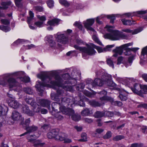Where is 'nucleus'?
<instances>
[{"label": "nucleus", "instance_id": "nucleus-17", "mask_svg": "<svg viewBox=\"0 0 147 147\" xmlns=\"http://www.w3.org/2000/svg\"><path fill=\"white\" fill-rule=\"evenodd\" d=\"M92 113V110L87 108L84 109L81 112V115L84 116H89Z\"/></svg>", "mask_w": 147, "mask_h": 147}, {"label": "nucleus", "instance_id": "nucleus-34", "mask_svg": "<svg viewBox=\"0 0 147 147\" xmlns=\"http://www.w3.org/2000/svg\"><path fill=\"white\" fill-rule=\"evenodd\" d=\"M30 17L28 18L27 22L28 24H30V22L32 20L34 17V14L31 11L29 12Z\"/></svg>", "mask_w": 147, "mask_h": 147}, {"label": "nucleus", "instance_id": "nucleus-37", "mask_svg": "<svg viewBox=\"0 0 147 147\" xmlns=\"http://www.w3.org/2000/svg\"><path fill=\"white\" fill-rule=\"evenodd\" d=\"M93 40L98 44L100 45H102V44L101 42L100 41L97 36L95 35H94L92 36Z\"/></svg>", "mask_w": 147, "mask_h": 147}, {"label": "nucleus", "instance_id": "nucleus-27", "mask_svg": "<svg viewBox=\"0 0 147 147\" xmlns=\"http://www.w3.org/2000/svg\"><path fill=\"white\" fill-rule=\"evenodd\" d=\"M94 116L96 118H100L105 116V113L104 112V111L102 112L97 111L94 114Z\"/></svg>", "mask_w": 147, "mask_h": 147}, {"label": "nucleus", "instance_id": "nucleus-42", "mask_svg": "<svg viewBox=\"0 0 147 147\" xmlns=\"http://www.w3.org/2000/svg\"><path fill=\"white\" fill-rule=\"evenodd\" d=\"M107 64L110 67L114 68V65L113 61L111 60V59L108 58L107 59Z\"/></svg>", "mask_w": 147, "mask_h": 147}, {"label": "nucleus", "instance_id": "nucleus-39", "mask_svg": "<svg viewBox=\"0 0 147 147\" xmlns=\"http://www.w3.org/2000/svg\"><path fill=\"white\" fill-rule=\"evenodd\" d=\"M23 90L26 93L29 94H32L33 93L32 90L29 88H25Z\"/></svg>", "mask_w": 147, "mask_h": 147}, {"label": "nucleus", "instance_id": "nucleus-58", "mask_svg": "<svg viewBox=\"0 0 147 147\" xmlns=\"http://www.w3.org/2000/svg\"><path fill=\"white\" fill-rule=\"evenodd\" d=\"M25 100L26 102L28 104H31V103H32V104H33V99L32 98H26Z\"/></svg>", "mask_w": 147, "mask_h": 147}, {"label": "nucleus", "instance_id": "nucleus-21", "mask_svg": "<svg viewBox=\"0 0 147 147\" xmlns=\"http://www.w3.org/2000/svg\"><path fill=\"white\" fill-rule=\"evenodd\" d=\"M9 105L14 109H17L20 106L19 103L17 101L13 100L9 103Z\"/></svg>", "mask_w": 147, "mask_h": 147}, {"label": "nucleus", "instance_id": "nucleus-32", "mask_svg": "<svg viewBox=\"0 0 147 147\" xmlns=\"http://www.w3.org/2000/svg\"><path fill=\"white\" fill-rule=\"evenodd\" d=\"M7 109V111H6L5 109L1 105H0V116L5 115L6 113L8 111L7 108L6 107Z\"/></svg>", "mask_w": 147, "mask_h": 147}, {"label": "nucleus", "instance_id": "nucleus-30", "mask_svg": "<svg viewBox=\"0 0 147 147\" xmlns=\"http://www.w3.org/2000/svg\"><path fill=\"white\" fill-rule=\"evenodd\" d=\"M72 119L75 121H78L80 120L81 119V117L80 115L76 114L71 115Z\"/></svg>", "mask_w": 147, "mask_h": 147}, {"label": "nucleus", "instance_id": "nucleus-24", "mask_svg": "<svg viewBox=\"0 0 147 147\" xmlns=\"http://www.w3.org/2000/svg\"><path fill=\"white\" fill-rule=\"evenodd\" d=\"M108 100L113 105L119 106H121L122 105V102L119 101H114L113 98L111 97L107 98Z\"/></svg>", "mask_w": 147, "mask_h": 147}, {"label": "nucleus", "instance_id": "nucleus-41", "mask_svg": "<svg viewBox=\"0 0 147 147\" xmlns=\"http://www.w3.org/2000/svg\"><path fill=\"white\" fill-rule=\"evenodd\" d=\"M112 136V133L111 131H109L103 136V138L105 139H107L111 138Z\"/></svg>", "mask_w": 147, "mask_h": 147}, {"label": "nucleus", "instance_id": "nucleus-50", "mask_svg": "<svg viewBox=\"0 0 147 147\" xmlns=\"http://www.w3.org/2000/svg\"><path fill=\"white\" fill-rule=\"evenodd\" d=\"M35 25L38 27H41L43 26V22L38 21L35 22L34 23Z\"/></svg>", "mask_w": 147, "mask_h": 147}, {"label": "nucleus", "instance_id": "nucleus-49", "mask_svg": "<svg viewBox=\"0 0 147 147\" xmlns=\"http://www.w3.org/2000/svg\"><path fill=\"white\" fill-rule=\"evenodd\" d=\"M59 3L65 6H68L69 3L66 0H59Z\"/></svg>", "mask_w": 147, "mask_h": 147}, {"label": "nucleus", "instance_id": "nucleus-4", "mask_svg": "<svg viewBox=\"0 0 147 147\" xmlns=\"http://www.w3.org/2000/svg\"><path fill=\"white\" fill-rule=\"evenodd\" d=\"M107 28V30L110 33H107L104 35L105 38L108 39L110 40H115L120 39L121 38L123 39H126L127 36L118 30H114L112 28H114V26H109L107 25L105 27Z\"/></svg>", "mask_w": 147, "mask_h": 147}, {"label": "nucleus", "instance_id": "nucleus-25", "mask_svg": "<svg viewBox=\"0 0 147 147\" xmlns=\"http://www.w3.org/2000/svg\"><path fill=\"white\" fill-rule=\"evenodd\" d=\"M89 104L94 107H100L104 104V102H98L94 100H90L89 101Z\"/></svg>", "mask_w": 147, "mask_h": 147}, {"label": "nucleus", "instance_id": "nucleus-63", "mask_svg": "<svg viewBox=\"0 0 147 147\" xmlns=\"http://www.w3.org/2000/svg\"><path fill=\"white\" fill-rule=\"evenodd\" d=\"M134 55H132L129 57L128 61L130 65L132 63V61L134 59Z\"/></svg>", "mask_w": 147, "mask_h": 147}, {"label": "nucleus", "instance_id": "nucleus-48", "mask_svg": "<svg viewBox=\"0 0 147 147\" xmlns=\"http://www.w3.org/2000/svg\"><path fill=\"white\" fill-rule=\"evenodd\" d=\"M143 146L142 143H134L132 144L130 147H142Z\"/></svg>", "mask_w": 147, "mask_h": 147}, {"label": "nucleus", "instance_id": "nucleus-9", "mask_svg": "<svg viewBox=\"0 0 147 147\" xmlns=\"http://www.w3.org/2000/svg\"><path fill=\"white\" fill-rule=\"evenodd\" d=\"M60 111L63 114L70 115L74 114V111L71 109L66 108L64 106H61L60 107Z\"/></svg>", "mask_w": 147, "mask_h": 147}, {"label": "nucleus", "instance_id": "nucleus-2", "mask_svg": "<svg viewBox=\"0 0 147 147\" xmlns=\"http://www.w3.org/2000/svg\"><path fill=\"white\" fill-rule=\"evenodd\" d=\"M65 95L63 91L60 89H58L57 90V94H54L51 95V98L54 100L59 101L60 99L61 100V104L67 106L69 105H72L74 104L79 105L80 106H83L84 105L83 101L80 100L78 101L77 100L76 98H73L72 97L70 98H62V96Z\"/></svg>", "mask_w": 147, "mask_h": 147}, {"label": "nucleus", "instance_id": "nucleus-7", "mask_svg": "<svg viewBox=\"0 0 147 147\" xmlns=\"http://www.w3.org/2000/svg\"><path fill=\"white\" fill-rule=\"evenodd\" d=\"M139 49L138 48H129L125 44L121 45L119 47H116V48L113 50V51L114 53L113 56L115 57H117L118 55H121L123 53V50L125 51L129 50H131L132 51L135 52Z\"/></svg>", "mask_w": 147, "mask_h": 147}, {"label": "nucleus", "instance_id": "nucleus-13", "mask_svg": "<svg viewBox=\"0 0 147 147\" xmlns=\"http://www.w3.org/2000/svg\"><path fill=\"white\" fill-rule=\"evenodd\" d=\"M37 129L38 127L34 125L30 127H28L26 128L27 131L20 135V136H22L26 135L28 133H30L35 131L37 130Z\"/></svg>", "mask_w": 147, "mask_h": 147}, {"label": "nucleus", "instance_id": "nucleus-38", "mask_svg": "<svg viewBox=\"0 0 147 147\" xmlns=\"http://www.w3.org/2000/svg\"><path fill=\"white\" fill-rule=\"evenodd\" d=\"M20 79L21 81L25 82H28L30 81V78L27 76H24L23 77H20Z\"/></svg>", "mask_w": 147, "mask_h": 147}, {"label": "nucleus", "instance_id": "nucleus-57", "mask_svg": "<svg viewBox=\"0 0 147 147\" xmlns=\"http://www.w3.org/2000/svg\"><path fill=\"white\" fill-rule=\"evenodd\" d=\"M38 18L41 21V22H43L44 23V21H45L46 20V18L44 16H40L39 15L37 16Z\"/></svg>", "mask_w": 147, "mask_h": 147}, {"label": "nucleus", "instance_id": "nucleus-6", "mask_svg": "<svg viewBox=\"0 0 147 147\" xmlns=\"http://www.w3.org/2000/svg\"><path fill=\"white\" fill-rule=\"evenodd\" d=\"M64 133H59L58 129H54L51 130L47 134V136L49 139L55 138L57 140L62 141L64 139Z\"/></svg>", "mask_w": 147, "mask_h": 147}, {"label": "nucleus", "instance_id": "nucleus-14", "mask_svg": "<svg viewBox=\"0 0 147 147\" xmlns=\"http://www.w3.org/2000/svg\"><path fill=\"white\" fill-rule=\"evenodd\" d=\"M142 28L141 27H140L137 29L135 30L134 31L131 30L129 29H123L122 30L123 32H124L126 33H132L133 34H136L142 30Z\"/></svg>", "mask_w": 147, "mask_h": 147}, {"label": "nucleus", "instance_id": "nucleus-29", "mask_svg": "<svg viewBox=\"0 0 147 147\" xmlns=\"http://www.w3.org/2000/svg\"><path fill=\"white\" fill-rule=\"evenodd\" d=\"M100 93L102 96H103L102 97L100 98V99L101 100H109L107 99V98H109V97H108L105 96V95H106L107 94V92L105 90H103L102 91L100 92Z\"/></svg>", "mask_w": 147, "mask_h": 147}, {"label": "nucleus", "instance_id": "nucleus-31", "mask_svg": "<svg viewBox=\"0 0 147 147\" xmlns=\"http://www.w3.org/2000/svg\"><path fill=\"white\" fill-rule=\"evenodd\" d=\"M105 82L107 85L109 86H113L115 85V84L113 83L109 78H106Z\"/></svg>", "mask_w": 147, "mask_h": 147}, {"label": "nucleus", "instance_id": "nucleus-1", "mask_svg": "<svg viewBox=\"0 0 147 147\" xmlns=\"http://www.w3.org/2000/svg\"><path fill=\"white\" fill-rule=\"evenodd\" d=\"M71 75L74 78H69V76L68 74H63L61 78L55 72H52L50 74L42 72L37 75L38 78L42 80V83L38 82V84L35 86L41 93L43 91L44 87H51L55 86L62 87L67 91L72 92L73 89L71 86L64 85V84H70L74 86L76 84L78 77L75 76L76 75H74L72 73Z\"/></svg>", "mask_w": 147, "mask_h": 147}, {"label": "nucleus", "instance_id": "nucleus-11", "mask_svg": "<svg viewBox=\"0 0 147 147\" xmlns=\"http://www.w3.org/2000/svg\"><path fill=\"white\" fill-rule=\"evenodd\" d=\"M91 83L89 84V87L92 86L94 87L96 86H102L103 84V82L100 79L96 78L94 81L91 82Z\"/></svg>", "mask_w": 147, "mask_h": 147}, {"label": "nucleus", "instance_id": "nucleus-64", "mask_svg": "<svg viewBox=\"0 0 147 147\" xmlns=\"http://www.w3.org/2000/svg\"><path fill=\"white\" fill-rule=\"evenodd\" d=\"M138 107H142L145 109H147V104H141L138 105Z\"/></svg>", "mask_w": 147, "mask_h": 147}, {"label": "nucleus", "instance_id": "nucleus-18", "mask_svg": "<svg viewBox=\"0 0 147 147\" xmlns=\"http://www.w3.org/2000/svg\"><path fill=\"white\" fill-rule=\"evenodd\" d=\"M52 37L51 36H47L45 37V39L49 42L51 47H54L56 46V43L55 42L52 40Z\"/></svg>", "mask_w": 147, "mask_h": 147}, {"label": "nucleus", "instance_id": "nucleus-43", "mask_svg": "<svg viewBox=\"0 0 147 147\" xmlns=\"http://www.w3.org/2000/svg\"><path fill=\"white\" fill-rule=\"evenodd\" d=\"M34 103L35 105L33 107V110L34 112H38L40 111V109L39 106L38 105L35 103Z\"/></svg>", "mask_w": 147, "mask_h": 147}, {"label": "nucleus", "instance_id": "nucleus-59", "mask_svg": "<svg viewBox=\"0 0 147 147\" xmlns=\"http://www.w3.org/2000/svg\"><path fill=\"white\" fill-rule=\"evenodd\" d=\"M119 97L120 99L122 101H125L127 99V98L126 96H124L123 94H121L119 95Z\"/></svg>", "mask_w": 147, "mask_h": 147}, {"label": "nucleus", "instance_id": "nucleus-10", "mask_svg": "<svg viewBox=\"0 0 147 147\" xmlns=\"http://www.w3.org/2000/svg\"><path fill=\"white\" fill-rule=\"evenodd\" d=\"M94 22V19L87 20L86 22L84 23V26L88 30L94 31V30L91 27V26L93 24Z\"/></svg>", "mask_w": 147, "mask_h": 147}, {"label": "nucleus", "instance_id": "nucleus-45", "mask_svg": "<svg viewBox=\"0 0 147 147\" xmlns=\"http://www.w3.org/2000/svg\"><path fill=\"white\" fill-rule=\"evenodd\" d=\"M1 21L2 24L5 25H8L10 24V21L7 19H1Z\"/></svg>", "mask_w": 147, "mask_h": 147}, {"label": "nucleus", "instance_id": "nucleus-3", "mask_svg": "<svg viewBox=\"0 0 147 147\" xmlns=\"http://www.w3.org/2000/svg\"><path fill=\"white\" fill-rule=\"evenodd\" d=\"M24 74V72L20 71L6 74L3 76V80H0V84L5 86L8 84L10 88L16 87L19 84L18 82L14 78L9 77L12 76H20Z\"/></svg>", "mask_w": 147, "mask_h": 147}, {"label": "nucleus", "instance_id": "nucleus-22", "mask_svg": "<svg viewBox=\"0 0 147 147\" xmlns=\"http://www.w3.org/2000/svg\"><path fill=\"white\" fill-rule=\"evenodd\" d=\"M11 2L10 1L2 2L1 3V5L2 6V7H0V8L4 9H6L8 8V6L11 4Z\"/></svg>", "mask_w": 147, "mask_h": 147}, {"label": "nucleus", "instance_id": "nucleus-44", "mask_svg": "<svg viewBox=\"0 0 147 147\" xmlns=\"http://www.w3.org/2000/svg\"><path fill=\"white\" fill-rule=\"evenodd\" d=\"M105 113V116L108 117H112L113 116L114 114L112 112L109 111H104Z\"/></svg>", "mask_w": 147, "mask_h": 147}, {"label": "nucleus", "instance_id": "nucleus-51", "mask_svg": "<svg viewBox=\"0 0 147 147\" xmlns=\"http://www.w3.org/2000/svg\"><path fill=\"white\" fill-rule=\"evenodd\" d=\"M67 136L66 135L64 134V139L62 141L64 140V142L65 143H70L71 142V139L69 138H66V137Z\"/></svg>", "mask_w": 147, "mask_h": 147}, {"label": "nucleus", "instance_id": "nucleus-28", "mask_svg": "<svg viewBox=\"0 0 147 147\" xmlns=\"http://www.w3.org/2000/svg\"><path fill=\"white\" fill-rule=\"evenodd\" d=\"M121 21L123 24L124 25H131L133 24H134L135 23H133V22H135L134 21L132 22L129 20H126L125 19H122Z\"/></svg>", "mask_w": 147, "mask_h": 147}, {"label": "nucleus", "instance_id": "nucleus-55", "mask_svg": "<svg viewBox=\"0 0 147 147\" xmlns=\"http://www.w3.org/2000/svg\"><path fill=\"white\" fill-rule=\"evenodd\" d=\"M53 1L52 0H49L47 2V4L49 7L51 8L53 6Z\"/></svg>", "mask_w": 147, "mask_h": 147}, {"label": "nucleus", "instance_id": "nucleus-53", "mask_svg": "<svg viewBox=\"0 0 147 147\" xmlns=\"http://www.w3.org/2000/svg\"><path fill=\"white\" fill-rule=\"evenodd\" d=\"M74 25L76 27H78L79 29L82 30V26L80 23L78 22H76L74 24Z\"/></svg>", "mask_w": 147, "mask_h": 147}, {"label": "nucleus", "instance_id": "nucleus-47", "mask_svg": "<svg viewBox=\"0 0 147 147\" xmlns=\"http://www.w3.org/2000/svg\"><path fill=\"white\" fill-rule=\"evenodd\" d=\"M145 55L147 56V46L142 49L141 57H144Z\"/></svg>", "mask_w": 147, "mask_h": 147}, {"label": "nucleus", "instance_id": "nucleus-19", "mask_svg": "<svg viewBox=\"0 0 147 147\" xmlns=\"http://www.w3.org/2000/svg\"><path fill=\"white\" fill-rule=\"evenodd\" d=\"M23 111L24 113L31 116H33L34 114V112L30 111L28 107L26 105L23 107Z\"/></svg>", "mask_w": 147, "mask_h": 147}, {"label": "nucleus", "instance_id": "nucleus-54", "mask_svg": "<svg viewBox=\"0 0 147 147\" xmlns=\"http://www.w3.org/2000/svg\"><path fill=\"white\" fill-rule=\"evenodd\" d=\"M107 18H109L111 19L110 20V22L111 23H113L114 20H115V16L114 15H109L108 16Z\"/></svg>", "mask_w": 147, "mask_h": 147}, {"label": "nucleus", "instance_id": "nucleus-46", "mask_svg": "<svg viewBox=\"0 0 147 147\" xmlns=\"http://www.w3.org/2000/svg\"><path fill=\"white\" fill-rule=\"evenodd\" d=\"M25 40L24 39H18L17 40L15 41L13 44V45H18V44L22 43V42H24Z\"/></svg>", "mask_w": 147, "mask_h": 147}, {"label": "nucleus", "instance_id": "nucleus-40", "mask_svg": "<svg viewBox=\"0 0 147 147\" xmlns=\"http://www.w3.org/2000/svg\"><path fill=\"white\" fill-rule=\"evenodd\" d=\"M124 138V136L122 135H118L114 137L113 140L114 141H117Z\"/></svg>", "mask_w": 147, "mask_h": 147}, {"label": "nucleus", "instance_id": "nucleus-15", "mask_svg": "<svg viewBox=\"0 0 147 147\" xmlns=\"http://www.w3.org/2000/svg\"><path fill=\"white\" fill-rule=\"evenodd\" d=\"M38 102L41 106L43 107H48L50 104V102L46 99H40Z\"/></svg>", "mask_w": 147, "mask_h": 147}, {"label": "nucleus", "instance_id": "nucleus-36", "mask_svg": "<svg viewBox=\"0 0 147 147\" xmlns=\"http://www.w3.org/2000/svg\"><path fill=\"white\" fill-rule=\"evenodd\" d=\"M0 29L5 32L9 31L10 30V28L9 27L3 25L0 26Z\"/></svg>", "mask_w": 147, "mask_h": 147}, {"label": "nucleus", "instance_id": "nucleus-62", "mask_svg": "<svg viewBox=\"0 0 147 147\" xmlns=\"http://www.w3.org/2000/svg\"><path fill=\"white\" fill-rule=\"evenodd\" d=\"M34 10L39 11H42L43 10V8L40 6H35L34 7Z\"/></svg>", "mask_w": 147, "mask_h": 147}, {"label": "nucleus", "instance_id": "nucleus-26", "mask_svg": "<svg viewBox=\"0 0 147 147\" xmlns=\"http://www.w3.org/2000/svg\"><path fill=\"white\" fill-rule=\"evenodd\" d=\"M61 103L60 102H54L52 104L53 110L56 111L58 109H59L60 110V107H61Z\"/></svg>", "mask_w": 147, "mask_h": 147}, {"label": "nucleus", "instance_id": "nucleus-16", "mask_svg": "<svg viewBox=\"0 0 147 147\" xmlns=\"http://www.w3.org/2000/svg\"><path fill=\"white\" fill-rule=\"evenodd\" d=\"M11 117L13 120L18 121L21 119V115L18 112L15 111L13 112Z\"/></svg>", "mask_w": 147, "mask_h": 147}, {"label": "nucleus", "instance_id": "nucleus-35", "mask_svg": "<svg viewBox=\"0 0 147 147\" xmlns=\"http://www.w3.org/2000/svg\"><path fill=\"white\" fill-rule=\"evenodd\" d=\"M85 85L83 83H81L80 84H78L76 86V89L78 90L81 91L84 88Z\"/></svg>", "mask_w": 147, "mask_h": 147}, {"label": "nucleus", "instance_id": "nucleus-20", "mask_svg": "<svg viewBox=\"0 0 147 147\" xmlns=\"http://www.w3.org/2000/svg\"><path fill=\"white\" fill-rule=\"evenodd\" d=\"M59 21V19L55 18L48 21L47 23L50 26H54L58 25Z\"/></svg>", "mask_w": 147, "mask_h": 147}, {"label": "nucleus", "instance_id": "nucleus-5", "mask_svg": "<svg viewBox=\"0 0 147 147\" xmlns=\"http://www.w3.org/2000/svg\"><path fill=\"white\" fill-rule=\"evenodd\" d=\"M87 47H81L78 46L77 45H75L74 46V48L79 50L82 53L83 56L84 54H86L88 55H92L96 53V51L93 49V48L96 49L99 53L102 52L103 50L100 47L96 46L92 43L90 44V45L87 44Z\"/></svg>", "mask_w": 147, "mask_h": 147}, {"label": "nucleus", "instance_id": "nucleus-23", "mask_svg": "<svg viewBox=\"0 0 147 147\" xmlns=\"http://www.w3.org/2000/svg\"><path fill=\"white\" fill-rule=\"evenodd\" d=\"M117 80L120 82L123 81V83H126L127 84H129L130 81H132L133 79L132 78H127L123 79V78L120 77H117L116 78Z\"/></svg>", "mask_w": 147, "mask_h": 147}, {"label": "nucleus", "instance_id": "nucleus-8", "mask_svg": "<svg viewBox=\"0 0 147 147\" xmlns=\"http://www.w3.org/2000/svg\"><path fill=\"white\" fill-rule=\"evenodd\" d=\"M57 40L61 43L65 44L68 41L67 37L64 34H60L58 33L55 35Z\"/></svg>", "mask_w": 147, "mask_h": 147}, {"label": "nucleus", "instance_id": "nucleus-52", "mask_svg": "<svg viewBox=\"0 0 147 147\" xmlns=\"http://www.w3.org/2000/svg\"><path fill=\"white\" fill-rule=\"evenodd\" d=\"M22 0H15V4L17 6L20 7L22 6Z\"/></svg>", "mask_w": 147, "mask_h": 147}, {"label": "nucleus", "instance_id": "nucleus-12", "mask_svg": "<svg viewBox=\"0 0 147 147\" xmlns=\"http://www.w3.org/2000/svg\"><path fill=\"white\" fill-rule=\"evenodd\" d=\"M141 85H139L137 84H136L134 86V88H132L131 89L132 91L134 93L141 95Z\"/></svg>", "mask_w": 147, "mask_h": 147}, {"label": "nucleus", "instance_id": "nucleus-56", "mask_svg": "<svg viewBox=\"0 0 147 147\" xmlns=\"http://www.w3.org/2000/svg\"><path fill=\"white\" fill-rule=\"evenodd\" d=\"M55 117L57 120H62L63 119V117L59 113H57L55 115Z\"/></svg>", "mask_w": 147, "mask_h": 147}, {"label": "nucleus", "instance_id": "nucleus-60", "mask_svg": "<svg viewBox=\"0 0 147 147\" xmlns=\"http://www.w3.org/2000/svg\"><path fill=\"white\" fill-rule=\"evenodd\" d=\"M123 59V57L122 56L119 57L117 59V64L118 65L120 64Z\"/></svg>", "mask_w": 147, "mask_h": 147}, {"label": "nucleus", "instance_id": "nucleus-61", "mask_svg": "<svg viewBox=\"0 0 147 147\" xmlns=\"http://www.w3.org/2000/svg\"><path fill=\"white\" fill-rule=\"evenodd\" d=\"M30 141L31 142H35V143H34V145L35 146H37V145H40V144H41L40 143H37V142H38V140H36V141L34 139H32V140L30 139Z\"/></svg>", "mask_w": 147, "mask_h": 147}, {"label": "nucleus", "instance_id": "nucleus-33", "mask_svg": "<svg viewBox=\"0 0 147 147\" xmlns=\"http://www.w3.org/2000/svg\"><path fill=\"white\" fill-rule=\"evenodd\" d=\"M86 134L85 133H83L81 134V139L78 140L80 142H86L87 141Z\"/></svg>", "mask_w": 147, "mask_h": 147}]
</instances>
